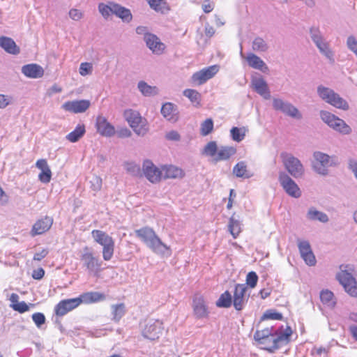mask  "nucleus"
<instances>
[{"mask_svg": "<svg viewBox=\"0 0 357 357\" xmlns=\"http://www.w3.org/2000/svg\"><path fill=\"white\" fill-rule=\"evenodd\" d=\"M276 330L273 327H267L262 330L257 331L254 334V339L260 344H266L270 342L271 345L265 348L270 352H273L279 349L282 345L289 342L290 335H291V329L288 327L284 333L278 334Z\"/></svg>", "mask_w": 357, "mask_h": 357, "instance_id": "obj_1", "label": "nucleus"}, {"mask_svg": "<svg viewBox=\"0 0 357 357\" xmlns=\"http://www.w3.org/2000/svg\"><path fill=\"white\" fill-rule=\"evenodd\" d=\"M340 270L337 274V279L350 296L357 297V281L354 275V266L342 265Z\"/></svg>", "mask_w": 357, "mask_h": 357, "instance_id": "obj_2", "label": "nucleus"}, {"mask_svg": "<svg viewBox=\"0 0 357 357\" xmlns=\"http://www.w3.org/2000/svg\"><path fill=\"white\" fill-rule=\"evenodd\" d=\"M317 91L319 97L322 100L334 107L344 111H347L349 109V105L347 101L342 98L332 89L323 85H319L317 86Z\"/></svg>", "mask_w": 357, "mask_h": 357, "instance_id": "obj_3", "label": "nucleus"}, {"mask_svg": "<svg viewBox=\"0 0 357 357\" xmlns=\"http://www.w3.org/2000/svg\"><path fill=\"white\" fill-rule=\"evenodd\" d=\"M280 158L287 173L295 178H302L305 168L301 161L294 155L287 152H282Z\"/></svg>", "mask_w": 357, "mask_h": 357, "instance_id": "obj_4", "label": "nucleus"}, {"mask_svg": "<svg viewBox=\"0 0 357 357\" xmlns=\"http://www.w3.org/2000/svg\"><path fill=\"white\" fill-rule=\"evenodd\" d=\"M314 160L312 169L317 174L326 176L328 174V167L337 165V158L335 156H330L321 151H315L313 153Z\"/></svg>", "mask_w": 357, "mask_h": 357, "instance_id": "obj_5", "label": "nucleus"}, {"mask_svg": "<svg viewBox=\"0 0 357 357\" xmlns=\"http://www.w3.org/2000/svg\"><path fill=\"white\" fill-rule=\"evenodd\" d=\"M310 36L318 48L319 52L324 55L329 61L334 62V52L330 47L329 43L324 38L320 29L317 27H312L310 29Z\"/></svg>", "mask_w": 357, "mask_h": 357, "instance_id": "obj_6", "label": "nucleus"}, {"mask_svg": "<svg viewBox=\"0 0 357 357\" xmlns=\"http://www.w3.org/2000/svg\"><path fill=\"white\" fill-rule=\"evenodd\" d=\"M124 117L137 135L144 136L146 134L149 130L146 121L142 119L138 112L132 109H126L124 112Z\"/></svg>", "mask_w": 357, "mask_h": 357, "instance_id": "obj_7", "label": "nucleus"}, {"mask_svg": "<svg viewBox=\"0 0 357 357\" xmlns=\"http://www.w3.org/2000/svg\"><path fill=\"white\" fill-rule=\"evenodd\" d=\"M92 235L94 240L103 247L102 257L105 261H109L114 255V241L105 232L100 230H93Z\"/></svg>", "mask_w": 357, "mask_h": 357, "instance_id": "obj_8", "label": "nucleus"}, {"mask_svg": "<svg viewBox=\"0 0 357 357\" xmlns=\"http://www.w3.org/2000/svg\"><path fill=\"white\" fill-rule=\"evenodd\" d=\"M82 266L89 274L96 275L101 270L102 262L96 257L92 250L88 247L83 248L80 255Z\"/></svg>", "mask_w": 357, "mask_h": 357, "instance_id": "obj_9", "label": "nucleus"}, {"mask_svg": "<svg viewBox=\"0 0 357 357\" xmlns=\"http://www.w3.org/2000/svg\"><path fill=\"white\" fill-rule=\"evenodd\" d=\"M320 118L326 124L337 132L343 135H348L351 132V128L344 121L328 111L321 110Z\"/></svg>", "mask_w": 357, "mask_h": 357, "instance_id": "obj_10", "label": "nucleus"}, {"mask_svg": "<svg viewBox=\"0 0 357 357\" xmlns=\"http://www.w3.org/2000/svg\"><path fill=\"white\" fill-rule=\"evenodd\" d=\"M272 105L275 110L279 111L286 116L296 119L302 118L301 113L294 105L280 98H273Z\"/></svg>", "mask_w": 357, "mask_h": 357, "instance_id": "obj_11", "label": "nucleus"}, {"mask_svg": "<svg viewBox=\"0 0 357 357\" xmlns=\"http://www.w3.org/2000/svg\"><path fill=\"white\" fill-rule=\"evenodd\" d=\"M278 181L285 192L289 196L298 198L301 195V191L296 182L285 172L281 171L278 174Z\"/></svg>", "mask_w": 357, "mask_h": 357, "instance_id": "obj_12", "label": "nucleus"}, {"mask_svg": "<svg viewBox=\"0 0 357 357\" xmlns=\"http://www.w3.org/2000/svg\"><path fill=\"white\" fill-rule=\"evenodd\" d=\"M142 173L145 178L153 184L159 183L162 179V168L158 167L149 159L143 162Z\"/></svg>", "mask_w": 357, "mask_h": 357, "instance_id": "obj_13", "label": "nucleus"}, {"mask_svg": "<svg viewBox=\"0 0 357 357\" xmlns=\"http://www.w3.org/2000/svg\"><path fill=\"white\" fill-rule=\"evenodd\" d=\"M162 330V322L158 319H150L146 321L142 333L145 338L155 340L159 338Z\"/></svg>", "mask_w": 357, "mask_h": 357, "instance_id": "obj_14", "label": "nucleus"}, {"mask_svg": "<svg viewBox=\"0 0 357 357\" xmlns=\"http://www.w3.org/2000/svg\"><path fill=\"white\" fill-rule=\"evenodd\" d=\"M251 87L259 96L266 100L271 98V91L268 85L262 75L257 74L251 77Z\"/></svg>", "mask_w": 357, "mask_h": 357, "instance_id": "obj_15", "label": "nucleus"}, {"mask_svg": "<svg viewBox=\"0 0 357 357\" xmlns=\"http://www.w3.org/2000/svg\"><path fill=\"white\" fill-rule=\"evenodd\" d=\"M218 70L219 67L216 65L204 68L192 75V81L195 84L202 85L213 77Z\"/></svg>", "mask_w": 357, "mask_h": 357, "instance_id": "obj_16", "label": "nucleus"}, {"mask_svg": "<svg viewBox=\"0 0 357 357\" xmlns=\"http://www.w3.org/2000/svg\"><path fill=\"white\" fill-rule=\"evenodd\" d=\"M247 290L248 288L244 284H237L235 286L232 303L238 311L241 310L248 302L249 295L246 294Z\"/></svg>", "mask_w": 357, "mask_h": 357, "instance_id": "obj_17", "label": "nucleus"}, {"mask_svg": "<svg viewBox=\"0 0 357 357\" xmlns=\"http://www.w3.org/2000/svg\"><path fill=\"white\" fill-rule=\"evenodd\" d=\"M298 248L301 257L305 264L310 266H314L317 261L310 243L307 241H298Z\"/></svg>", "mask_w": 357, "mask_h": 357, "instance_id": "obj_18", "label": "nucleus"}, {"mask_svg": "<svg viewBox=\"0 0 357 357\" xmlns=\"http://www.w3.org/2000/svg\"><path fill=\"white\" fill-rule=\"evenodd\" d=\"M146 47L153 54L161 55L166 49V45L155 34H148L145 38Z\"/></svg>", "mask_w": 357, "mask_h": 357, "instance_id": "obj_19", "label": "nucleus"}, {"mask_svg": "<svg viewBox=\"0 0 357 357\" xmlns=\"http://www.w3.org/2000/svg\"><path fill=\"white\" fill-rule=\"evenodd\" d=\"M90 105L91 102L88 100H72L64 102L61 107L66 111L78 114L86 111Z\"/></svg>", "mask_w": 357, "mask_h": 357, "instance_id": "obj_20", "label": "nucleus"}, {"mask_svg": "<svg viewBox=\"0 0 357 357\" xmlns=\"http://www.w3.org/2000/svg\"><path fill=\"white\" fill-rule=\"evenodd\" d=\"M79 305L77 298L61 301L54 307L55 314L62 317Z\"/></svg>", "mask_w": 357, "mask_h": 357, "instance_id": "obj_21", "label": "nucleus"}, {"mask_svg": "<svg viewBox=\"0 0 357 357\" xmlns=\"http://www.w3.org/2000/svg\"><path fill=\"white\" fill-rule=\"evenodd\" d=\"M193 312L196 318L202 319L208 315V307L202 296L195 295L192 301Z\"/></svg>", "mask_w": 357, "mask_h": 357, "instance_id": "obj_22", "label": "nucleus"}, {"mask_svg": "<svg viewBox=\"0 0 357 357\" xmlns=\"http://www.w3.org/2000/svg\"><path fill=\"white\" fill-rule=\"evenodd\" d=\"M162 170V178L166 179H181L185 174L183 169L173 165H164L161 166Z\"/></svg>", "mask_w": 357, "mask_h": 357, "instance_id": "obj_23", "label": "nucleus"}, {"mask_svg": "<svg viewBox=\"0 0 357 357\" xmlns=\"http://www.w3.org/2000/svg\"><path fill=\"white\" fill-rule=\"evenodd\" d=\"M147 247L158 255L170 256L172 254L170 248L162 243L158 235L147 245Z\"/></svg>", "mask_w": 357, "mask_h": 357, "instance_id": "obj_24", "label": "nucleus"}, {"mask_svg": "<svg viewBox=\"0 0 357 357\" xmlns=\"http://www.w3.org/2000/svg\"><path fill=\"white\" fill-rule=\"evenodd\" d=\"M96 126L98 132L102 136L112 137L115 133L114 127L104 116L97 117Z\"/></svg>", "mask_w": 357, "mask_h": 357, "instance_id": "obj_25", "label": "nucleus"}, {"mask_svg": "<svg viewBox=\"0 0 357 357\" xmlns=\"http://www.w3.org/2000/svg\"><path fill=\"white\" fill-rule=\"evenodd\" d=\"M79 305L81 303L90 304L105 301L106 296L98 291H89L83 293L77 297Z\"/></svg>", "mask_w": 357, "mask_h": 357, "instance_id": "obj_26", "label": "nucleus"}, {"mask_svg": "<svg viewBox=\"0 0 357 357\" xmlns=\"http://www.w3.org/2000/svg\"><path fill=\"white\" fill-rule=\"evenodd\" d=\"M53 220L47 216L38 220L33 226L31 229V235L36 236L42 234L48 231L52 225Z\"/></svg>", "mask_w": 357, "mask_h": 357, "instance_id": "obj_27", "label": "nucleus"}, {"mask_svg": "<svg viewBox=\"0 0 357 357\" xmlns=\"http://www.w3.org/2000/svg\"><path fill=\"white\" fill-rule=\"evenodd\" d=\"M36 167L40 170L38 174V179L43 183H47L50 181L52 177V172L45 159L38 160L36 163Z\"/></svg>", "mask_w": 357, "mask_h": 357, "instance_id": "obj_28", "label": "nucleus"}, {"mask_svg": "<svg viewBox=\"0 0 357 357\" xmlns=\"http://www.w3.org/2000/svg\"><path fill=\"white\" fill-rule=\"evenodd\" d=\"M245 59L250 67L259 70L264 73H266L269 70L266 63L254 53H248Z\"/></svg>", "mask_w": 357, "mask_h": 357, "instance_id": "obj_29", "label": "nucleus"}, {"mask_svg": "<svg viewBox=\"0 0 357 357\" xmlns=\"http://www.w3.org/2000/svg\"><path fill=\"white\" fill-rule=\"evenodd\" d=\"M22 73L27 77L36 79L43 76L44 70L38 64L31 63L23 66Z\"/></svg>", "mask_w": 357, "mask_h": 357, "instance_id": "obj_30", "label": "nucleus"}, {"mask_svg": "<svg viewBox=\"0 0 357 357\" xmlns=\"http://www.w3.org/2000/svg\"><path fill=\"white\" fill-rule=\"evenodd\" d=\"M0 47L7 53L10 54H18L20 52V47L11 38L7 36L0 37Z\"/></svg>", "mask_w": 357, "mask_h": 357, "instance_id": "obj_31", "label": "nucleus"}, {"mask_svg": "<svg viewBox=\"0 0 357 357\" xmlns=\"http://www.w3.org/2000/svg\"><path fill=\"white\" fill-rule=\"evenodd\" d=\"M236 153V149L234 146H222L218 150L216 156L213 158L214 162H217L222 160L229 159Z\"/></svg>", "mask_w": 357, "mask_h": 357, "instance_id": "obj_32", "label": "nucleus"}, {"mask_svg": "<svg viewBox=\"0 0 357 357\" xmlns=\"http://www.w3.org/2000/svg\"><path fill=\"white\" fill-rule=\"evenodd\" d=\"M113 8V14L121 18L124 22H130L132 19V15L128 8H126L120 4L114 3Z\"/></svg>", "mask_w": 357, "mask_h": 357, "instance_id": "obj_33", "label": "nucleus"}, {"mask_svg": "<svg viewBox=\"0 0 357 357\" xmlns=\"http://www.w3.org/2000/svg\"><path fill=\"white\" fill-rule=\"evenodd\" d=\"M135 234L146 246L157 235L153 229L147 227L136 230Z\"/></svg>", "mask_w": 357, "mask_h": 357, "instance_id": "obj_34", "label": "nucleus"}, {"mask_svg": "<svg viewBox=\"0 0 357 357\" xmlns=\"http://www.w3.org/2000/svg\"><path fill=\"white\" fill-rule=\"evenodd\" d=\"M320 300L322 304L330 309H333L336 304V299L332 291L326 289L320 292Z\"/></svg>", "mask_w": 357, "mask_h": 357, "instance_id": "obj_35", "label": "nucleus"}, {"mask_svg": "<svg viewBox=\"0 0 357 357\" xmlns=\"http://www.w3.org/2000/svg\"><path fill=\"white\" fill-rule=\"evenodd\" d=\"M85 132V126L83 123H79L72 132L66 135V139L70 142L75 143L79 141Z\"/></svg>", "mask_w": 357, "mask_h": 357, "instance_id": "obj_36", "label": "nucleus"}, {"mask_svg": "<svg viewBox=\"0 0 357 357\" xmlns=\"http://www.w3.org/2000/svg\"><path fill=\"white\" fill-rule=\"evenodd\" d=\"M126 307L124 303H117L111 305V314L112 320L119 322L121 318L126 314Z\"/></svg>", "mask_w": 357, "mask_h": 357, "instance_id": "obj_37", "label": "nucleus"}, {"mask_svg": "<svg viewBox=\"0 0 357 357\" xmlns=\"http://www.w3.org/2000/svg\"><path fill=\"white\" fill-rule=\"evenodd\" d=\"M176 112V106L171 102L163 104L161 108V114L169 121H176L177 118L175 117Z\"/></svg>", "mask_w": 357, "mask_h": 357, "instance_id": "obj_38", "label": "nucleus"}, {"mask_svg": "<svg viewBox=\"0 0 357 357\" xmlns=\"http://www.w3.org/2000/svg\"><path fill=\"white\" fill-rule=\"evenodd\" d=\"M306 216L310 220H318L323 223H326L329 220L326 213L317 211L314 208H310Z\"/></svg>", "mask_w": 357, "mask_h": 357, "instance_id": "obj_39", "label": "nucleus"}, {"mask_svg": "<svg viewBox=\"0 0 357 357\" xmlns=\"http://www.w3.org/2000/svg\"><path fill=\"white\" fill-rule=\"evenodd\" d=\"M233 173L236 177L250 178L252 174L247 169V165L244 161L238 162L233 168Z\"/></svg>", "mask_w": 357, "mask_h": 357, "instance_id": "obj_40", "label": "nucleus"}, {"mask_svg": "<svg viewBox=\"0 0 357 357\" xmlns=\"http://www.w3.org/2000/svg\"><path fill=\"white\" fill-rule=\"evenodd\" d=\"M137 88L144 96H153L156 95L158 92L156 86H150L144 81L139 82Z\"/></svg>", "mask_w": 357, "mask_h": 357, "instance_id": "obj_41", "label": "nucleus"}, {"mask_svg": "<svg viewBox=\"0 0 357 357\" xmlns=\"http://www.w3.org/2000/svg\"><path fill=\"white\" fill-rule=\"evenodd\" d=\"M150 7L161 13L167 12L169 9L165 0H146Z\"/></svg>", "mask_w": 357, "mask_h": 357, "instance_id": "obj_42", "label": "nucleus"}, {"mask_svg": "<svg viewBox=\"0 0 357 357\" xmlns=\"http://www.w3.org/2000/svg\"><path fill=\"white\" fill-rule=\"evenodd\" d=\"M228 227L234 238H237L241 231V224L240 221L235 218L234 215L230 218Z\"/></svg>", "mask_w": 357, "mask_h": 357, "instance_id": "obj_43", "label": "nucleus"}, {"mask_svg": "<svg viewBox=\"0 0 357 357\" xmlns=\"http://www.w3.org/2000/svg\"><path fill=\"white\" fill-rule=\"evenodd\" d=\"M252 50L258 52H265L268 50V43L261 37L255 38L252 44Z\"/></svg>", "mask_w": 357, "mask_h": 357, "instance_id": "obj_44", "label": "nucleus"}, {"mask_svg": "<svg viewBox=\"0 0 357 357\" xmlns=\"http://www.w3.org/2000/svg\"><path fill=\"white\" fill-rule=\"evenodd\" d=\"M232 297L231 294L226 291L222 294L216 302V305L220 307H229L232 304Z\"/></svg>", "mask_w": 357, "mask_h": 357, "instance_id": "obj_45", "label": "nucleus"}, {"mask_svg": "<svg viewBox=\"0 0 357 357\" xmlns=\"http://www.w3.org/2000/svg\"><path fill=\"white\" fill-rule=\"evenodd\" d=\"M246 131L247 129L245 127H233L230 130L231 137L234 142H240L245 138Z\"/></svg>", "mask_w": 357, "mask_h": 357, "instance_id": "obj_46", "label": "nucleus"}, {"mask_svg": "<svg viewBox=\"0 0 357 357\" xmlns=\"http://www.w3.org/2000/svg\"><path fill=\"white\" fill-rule=\"evenodd\" d=\"M114 3V2L109 1L107 4L103 3H100L98 4V10L105 19H107L112 14H113Z\"/></svg>", "mask_w": 357, "mask_h": 357, "instance_id": "obj_47", "label": "nucleus"}, {"mask_svg": "<svg viewBox=\"0 0 357 357\" xmlns=\"http://www.w3.org/2000/svg\"><path fill=\"white\" fill-rule=\"evenodd\" d=\"M217 143L214 141L209 142L204 146L202 154L206 156L213 157V158L216 156L218 153Z\"/></svg>", "mask_w": 357, "mask_h": 357, "instance_id": "obj_48", "label": "nucleus"}, {"mask_svg": "<svg viewBox=\"0 0 357 357\" xmlns=\"http://www.w3.org/2000/svg\"><path fill=\"white\" fill-rule=\"evenodd\" d=\"M183 96L190 99L192 102L199 104L201 100V94L195 89H188L184 90Z\"/></svg>", "mask_w": 357, "mask_h": 357, "instance_id": "obj_49", "label": "nucleus"}, {"mask_svg": "<svg viewBox=\"0 0 357 357\" xmlns=\"http://www.w3.org/2000/svg\"><path fill=\"white\" fill-rule=\"evenodd\" d=\"M125 169L132 176H138L141 175V169L139 165L134 162H128L124 165Z\"/></svg>", "mask_w": 357, "mask_h": 357, "instance_id": "obj_50", "label": "nucleus"}, {"mask_svg": "<svg viewBox=\"0 0 357 357\" xmlns=\"http://www.w3.org/2000/svg\"><path fill=\"white\" fill-rule=\"evenodd\" d=\"M213 129V120L211 119H207L201 124L200 133L202 136H206L211 132Z\"/></svg>", "mask_w": 357, "mask_h": 357, "instance_id": "obj_51", "label": "nucleus"}, {"mask_svg": "<svg viewBox=\"0 0 357 357\" xmlns=\"http://www.w3.org/2000/svg\"><path fill=\"white\" fill-rule=\"evenodd\" d=\"M93 71V65L91 63L84 62L80 64L79 73L82 76L91 75Z\"/></svg>", "mask_w": 357, "mask_h": 357, "instance_id": "obj_52", "label": "nucleus"}, {"mask_svg": "<svg viewBox=\"0 0 357 357\" xmlns=\"http://www.w3.org/2000/svg\"><path fill=\"white\" fill-rule=\"evenodd\" d=\"M282 315L281 313L273 311L267 310L261 317V320L265 319H273V320H281Z\"/></svg>", "mask_w": 357, "mask_h": 357, "instance_id": "obj_53", "label": "nucleus"}, {"mask_svg": "<svg viewBox=\"0 0 357 357\" xmlns=\"http://www.w3.org/2000/svg\"><path fill=\"white\" fill-rule=\"evenodd\" d=\"M347 46L357 57V39L354 36H349L347 39Z\"/></svg>", "mask_w": 357, "mask_h": 357, "instance_id": "obj_54", "label": "nucleus"}, {"mask_svg": "<svg viewBox=\"0 0 357 357\" xmlns=\"http://www.w3.org/2000/svg\"><path fill=\"white\" fill-rule=\"evenodd\" d=\"M32 319L38 328H40L45 322V317L41 312H36L33 314Z\"/></svg>", "mask_w": 357, "mask_h": 357, "instance_id": "obj_55", "label": "nucleus"}, {"mask_svg": "<svg viewBox=\"0 0 357 357\" xmlns=\"http://www.w3.org/2000/svg\"><path fill=\"white\" fill-rule=\"evenodd\" d=\"M258 281V276L255 272H250L246 277V282L251 288L255 287Z\"/></svg>", "mask_w": 357, "mask_h": 357, "instance_id": "obj_56", "label": "nucleus"}, {"mask_svg": "<svg viewBox=\"0 0 357 357\" xmlns=\"http://www.w3.org/2000/svg\"><path fill=\"white\" fill-rule=\"evenodd\" d=\"M11 307L14 310L17 311L20 313L25 312L29 310V305L24 301L19 302L16 304H12Z\"/></svg>", "mask_w": 357, "mask_h": 357, "instance_id": "obj_57", "label": "nucleus"}, {"mask_svg": "<svg viewBox=\"0 0 357 357\" xmlns=\"http://www.w3.org/2000/svg\"><path fill=\"white\" fill-rule=\"evenodd\" d=\"M12 97L10 96L0 94V109H4L12 102Z\"/></svg>", "mask_w": 357, "mask_h": 357, "instance_id": "obj_58", "label": "nucleus"}, {"mask_svg": "<svg viewBox=\"0 0 357 357\" xmlns=\"http://www.w3.org/2000/svg\"><path fill=\"white\" fill-rule=\"evenodd\" d=\"M166 139L169 141L178 142L181 139V135L176 130H170L165 134Z\"/></svg>", "mask_w": 357, "mask_h": 357, "instance_id": "obj_59", "label": "nucleus"}, {"mask_svg": "<svg viewBox=\"0 0 357 357\" xmlns=\"http://www.w3.org/2000/svg\"><path fill=\"white\" fill-rule=\"evenodd\" d=\"M69 17L75 21H78L83 17V13L78 9L73 8L69 11Z\"/></svg>", "mask_w": 357, "mask_h": 357, "instance_id": "obj_60", "label": "nucleus"}, {"mask_svg": "<svg viewBox=\"0 0 357 357\" xmlns=\"http://www.w3.org/2000/svg\"><path fill=\"white\" fill-rule=\"evenodd\" d=\"M135 31L137 34L143 35L144 41H145V38L148 34H153L149 31L148 27L145 26H138Z\"/></svg>", "mask_w": 357, "mask_h": 357, "instance_id": "obj_61", "label": "nucleus"}, {"mask_svg": "<svg viewBox=\"0 0 357 357\" xmlns=\"http://www.w3.org/2000/svg\"><path fill=\"white\" fill-rule=\"evenodd\" d=\"M328 349L326 347H314L311 350V354L314 356H321L322 354H327Z\"/></svg>", "mask_w": 357, "mask_h": 357, "instance_id": "obj_62", "label": "nucleus"}, {"mask_svg": "<svg viewBox=\"0 0 357 357\" xmlns=\"http://www.w3.org/2000/svg\"><path fill=\"white\" fill-rule=\"evenodd\" d=\"M214 8V4L209 0H205L202 3V9L206 13H211Z\"/></svg>", "mask_w": 357, "mask_h": 357, "instance_id": "obj_63", "label": "nucleus"}, {"mask_svg": "<svg viewBox=\"0 0 357 357\" xmlns=\"http://www.w3.org/2000/svg\"><path fill=\"white\" fill-rule=\"evenodd\" d=\"M61 91L62 88L60 86L55 84L48 89L47 94L49 96H52L53 94L61 93Z\"/></svg>", "mask_w": 357, "mask_h": 357, "instance_id": "obj_64", "label": "nucleus"}]
</instances>
